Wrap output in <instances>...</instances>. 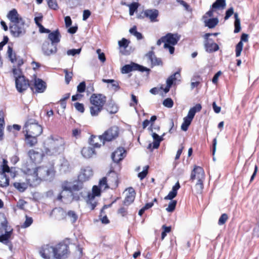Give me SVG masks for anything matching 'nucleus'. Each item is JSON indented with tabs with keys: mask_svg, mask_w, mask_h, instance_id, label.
I'll use <instances>...</instances> for the list:
<instances>
[{
	"mask_svg": "<svg viewBox=\"0 0 259 259\" xmlns=\"http://www.w3.org/2000/svg\"><path fill=\"white\" fill-rule=\"evenodd\" d=\"M55 170L52 164L43 165L32 170H27V180L32 187L38 185L41 180L51 181L55 175Z\"/></svg>",
	"mask_w": 259,
	"mask_h": 259,
	"instance_id": "nucleus-1",
	"label": "nucleus"
},
{
	"mask_svg": "<svg viewBox=\"0 0 259 259\" xmlns=\"http://www.w3.org/2000/svg\"><path fill=\"white\" fill-rule=\"evenodd\" d=\"M7 17L10 21L9 28L13 36L18 37L25 34L26 26L25 20L15 9L9 12Z\"/></svg>",
	"mask_w": 259,
	"mask_h": 259,
	"instance_id": "nucleus-2",
	"label": "nucleus"
},
{
	"mask_svg": "<svg viewBox=\"0 0 259 259\" xmlns=\"http://www.w3.org/2000/svg\"><path fill=\"white\" fill-rule=\"evenodd\" d=\"M45 152L47 155L56 156L64 150V142L62 138L57 136H50L47 141Z\"/></svg>",
	"mask_w": 259,
	"mask_h": 259,
	"instance_id": "nucleus-3",
	"label": "nucleus"
},
{
	"mask_svg": "<svg viewBox=\"0 0 259 259\" xmlns=\"http://www.w3.org/2000/svg\"><path fill=\"white\" fill-rule=\"evenodd\" d=\"M23 132L32 136H39L42 133V127L35 120H28L23 127Z\"/></svg>",
	"mask_w": 259,
	"mask_h": 259,
	"instance_id": "nucleus-4",
	"label": "nucleus"
},
{
	"mask_svg": "<svg viewBox=\"0 0 259 259\" xmlns=\"http://www.w3.org/2000/svg\"><path fill=\"white\" fill-rule=\"evenodd\" d=\"M165 43L164 44L165 49H168L170 54H172L175 51L173 46L176 45L180 39V36L178 34L168 33L163 36Z\"/></svg>",
	"mask_w": 259,
	"mask_h": 259,
	"instance_id": "nucleus-5",
	"label": "nucleus"
},
{
	"mask_svg": "<svg viewBox=\"0 0 259 259\" xmlns=\"http://www.w3.org/2000/svg\"><path fill=\"white\" fill-rule=\"evenodd\" d=\"M118 127L113 126L105 131L102 135H100V138L103 141V145H104L106 142H110L115 139L118 136Z\"/></svg>",
	"mask_w": 259,
	"mask_h": 259,
	"instance_id": "nucleus-6",
	"label": "nucleus"
},
{
	"mask_svg": "<svg viewBox=\"0 0 259 259\" xmlns=\"http://www.w3.org/2000/svg\"><path fill=\"white\" fill-rule=\"evenodd\" d=\"M54 247V259H64L66 258L68 254V246L64 243H60L56 245Z\"/></svg>",
	"mask_w": 259,
	"mask_h": 259,
	"instance_id": "nucleus-7",
	"label": "nucleus"
},
{
	"mask_svg": "<svg viewBox=\"0 0 259 259\" xmlns=\"http://www.w3.org/2000/svg\"><path fill=\"white\" fill-rule=\"evenodd\" d=\"M2 172L0 174V186L6 187L9 185V179L7 177L6 172H10V167L8 165V161L3 159V164L1 165Z\"/></svg>",
	"mask_w": 259,
	"mask_h": 259,
	"instance_id": "nucleus-8",
	"label": "nucleus"
},
{
	"mask_svg": "<svg viewBox=\"0 0 259 259\" xmlns=\"http://www.w3.org/2000/svg\"><path fill=\"white\" fill-rule=\"evenodd\" d=\"M212 35V34L207 33L204 35L205 39L204 41V48L206 51L208 53L215 52L219 49V46L216 43H214L212 39L209 38V37Z\"/></svg>",
	"mask_w": 259,
	"mask_h": 259,
	"instance_id": "nucleus-9",
	"label": "nucleus"
},
{
	"mask_svg": "<svg viewBox=\"0 0 259 259\" xmlns=\"http://www.w3.org/2000/svg\"><path fill=\"white\" fill-rule=\"evenodd\" d=\"M13 73L15 78L16 87L18 88L20 90H21L22 89L26 88L27 84L26 83H24L23 85L20 84L21 81H24V76L22 75L21 70L19 68H14L13 69Z\"/></svg>",
	"mask_w": 259,
	"mask_h": 259,
	"instance_id": "nucleus-10",
	"label": "nucleus"
},
{
	"mask_svg": "<svg viewBox=\"0 0 259 259\" xmlns=\"http://www.w3.org/2000/svg\"><path fill=\"white\" fill-rule=\"evenodd\" d=\"M181 80V74L180 71H177L171 75L166 80V87L163 89L164 92L167 93L169 92L170 88L172 84H176L177 82Z\"/></svg>",
	"mask_w": 259,
	"mask_h": 259,
	"instance_id": "nucleus-11",
	"label": "nucleus"
},
{
	"mask_svg": "<svg viewBox=\"0 0 259 259\" xmlns=\"http://www.w3.org/2000/svg\"><path fill=\"white\" fill-rule=\"evenodd\" d=\"M78 196H73V193L70 191H62L58 196V199L65 203H70L72 200H78Z\"/></svg>",
	"mask_w": 259,
	"mask_h": 259,
	"instance_id": "nucleus-12",
	"label": "nucleus"
},
{
	"mask_svg": "<svg viewBox=\"0 0 259 259\" xmlns=\"http://www.w3.org/2000/svg\"><path fill=\"white\" fill-rule=\"evenodd\" d=\"M42 51L43 54L46 56L55 54L57 51V46L46 41L42 45Z\"/></svg>",
	"mask_w": 259,
	"mask_h": 259,
	"instance_id": "nucleus-13",
	"label": "nucleus"
},
{
	"mask_svg": "<svg viewBox=\"0 0 259 259\" xmlns=\"http://www.w3.org/2000/svg\"><path fill=\"white\" fill-rule=\"evenodd\" d=\"M204 172L202 168L200 166H195L191 172L190 180L192 181L197 179L198 182L203 181L204 179Z\"/></svg>",
	"mask_w": 259,
	"mask_h": 259,
	"instance_id": "nucleus-14",
	"label": "nucleus"
},
{
	"mask_svg": "<svg viewBox=\"0 0 259 259\" xmlns=\"http://www.w3.org/2000/svg\"><path fill=\"white\" fill-rule=\"evenodd\" d=\"M125 150L123 147H118L112 154L111 158L115 163L121 161L126 156Z\"/></svg>",
	"mask_w": 259,
	"mask_h": 259,
	"instance_id": "nucleus-15",
	"label": "nucleus"
},
{
	"mask_svg": "<svg viewBox=\"0 0 259 259\" xmlns=\"http://www.w3.org/2000/svg\"><path fill=\"white\" fill-rule=\"evenodd\" d=\"M93 175V171L90 166H85L81 169L79 175H78L79 181L85 182Z\"/></svg>",
	"mask_w": 259,
	"mask_h": 259,
	"instance_id": "nucleus-16",
	"label": "nucleus"
},
{
	"mask_svg": "<svg viewBox=\"0 0 259 259\" xmlns=\"http://www.w3.org/2000/svg\"><path fill=\"white\" fill-rule=\"evenodd\" d=\"M90 101L92 105L103 108L106 102V98L101 94H93L90 98Z\"/></svg>",
	"mask_w": 259,
	"mask_h": 259,
	"instance_id": "nucleus-17",
	"label": "nucleus"
},
{
	"mask_svg": "<svg viewBox=\"0 0 259 259\" xmlns=\"http://www.w3.org/2000/svg\"><path fill=\"white\" fill-rule=\"evenodd\" d=\"M28 155L30 160L35 164L39 163L42 160L43 154L34 149H31L28 152Z\"/></svg>",
	"mask_w": 259,
	"mask_h": 259,
	"instance_id": "nucleus-18",
	"label": "nucleus"
},
{
	"mask_svg": "<svg viewBox=\"0 0 259 259\" xmlns=\"http://www.w3.org/2000/svg\"><path fill=\"white\" fill-rule=\"evenodd\" d=\"M125 191L126 195L123 201V204L125 206H128L134 201L136 193L132 187L128 188Z\"/></svg>",
	"mask_w": 259,
	"mask_h": 259,
	"instance_id": "nucleus-19",
	"label": "nucleus"
},
{
	"mask_svg": "<svg viewBox=\"0 0 259 259\" xmlns=\"http://www.w3.org/2000/svg\"><path fill=\"white\" fill-rule=\"evenodd\" d=\"M50 216L54 217L57 220H62L65 218L66 213L62 208H55L52 211Z\"/></svg>",
	"mask_w": 259,
	"mask_h": 259,
	"instance_id": "nucleus-20",
	"label": "nucleus"
},
{
	"mask_svg": "<svg viewBox=\"0 0 259 259\" xmlns=\"http://www.w3.org/2000/svg\"><path fill=\"white\" fill-rule=\"evenodd\" d=\"M106 177L109 188L114 189L117 187L118 178L116 173L114 172H111Z\"/></svg>",
	"mask_w": 259,
	"mask_h": 259,
	"instance_id": "nucleus-21",
	"label": "nucleus"
},
{
	"mask_svg": "<svg viewBox=\"0 0 259 259\" xmlns=\"http://www.w3.org/2000/svg\"><path fill=\"white\" fill-rule=\"evenodd\" d=\"M248 34L245 33L242 34L240 41L236 46L235 53L236 57L240 56L243 46V41L247 42L248 41Z\"/></svg>",
	"mask_w": 259,
	"mask_h": 259,
	"instance_id": "nucleus-22",
	"label": "nucleus"
},
{
	"mask_svg": "<svg viewBox=\"0 0 259 259\" xmlns=\"http://www.w3.org/2000/svg\"><path fill=\"white\" fill-rule=\"evenodd\" d=\"M26 182H16L14 183L13 186L20 192H23L28 188L29 185L32 186L31 183L27 180V176H26Z\"/></svg>",
	"mask_w": 259,
	"mask_h": 259,
	"instance_id": "nucleus-23",
	"label": "nucleus"
},
{
	"mask_svg": "<svg viewBox=\"0 0 259 259\" xmlns=\"http://www.w3.org/2000/svg\"><path fill=\"white\" fill-rule=\"evenodd\" d=\"M61 35L58 30L50 32L48 35V39L51 41V44L56 45L60 41Z\"/></svg>",
	"mask_w": 259,
	"mask_h": 259,
	"instance_id": "nucleus-24",
	"label": "nucleus"
},
{
	"mask_svg": "<svg viewBox=\"0 0 259 259\" xmlns=\"http://www.w3.org/2000/svg\"><path fill=\"white\" fill-rule=\"evenodd\" d=\"M159 14L158 11L156 9H148L144 11V15L149 18L151 21H157V17Z\"/></svg>",
	"mask_w": 259,
	"mask_h": 259,
	"instance_id": "nucleus-25",
	"label": "nucleus"
},
{
	"mask_svg": "<svg viewBox=\"0 0 259 259\" xmlns=\"http://www.w3.org/2000/svg\"><path fill=\"white\" fill-rule=\"evenodd\" d=\"M81 153L82 156L85 158H90L96 154L94 149L90 147H83Z\"/></svg>",
	"mask_w": 259,
	"mask_h": 259,
	"instance_id": "nucleus-26",
	"label": "nucleus"
},
{
	"mask_svg": "<svg viewBox=\"0 0 259 259\" xmlns=\"http://www.w3.org/2000/svg\"><path fill=\"white\" fill-rule=\"evenodd\" d=\"M201 109V106L199 104H196L195 106L191 108L188 113V115L185 118H187L188 119H189L190 120L192 121L193 119L195 113L197 112H199Z\"/></svg>",
	"mask_w": 259,
	"mask_h": 259,
	"instance_id": "nucleus-27",
	"label": "nucleus"
},
{
	"mask_svg": "<svg viewBox=\"0 0 259 259\" xmlns=\"http://www.w3.org/2000/svg\"><path fill=\"white\" fill-rule=\"evenodd\" d=\"M180 185L179 182L172 187V190L170 191L168 194L164 197L165 200H172L177 194V191L180 189Z\"/></svg>",
	"mask_w": 259,
	"mask_h": 259,
	"instance_id": "nucleus-28",
	"label": "nucleus"
},
{
	"mask_svg": "<svg viewBox=\"0 0 259 259\" xmlns=\"http://www.w3.org/2000/svg\"><path fill=\"white\" fill-rule=\"evenodd\" d=\"M146 57L150 61L152 65H160L162 64V62L159 58L155 57L152 51L148 52L146 54Z\"/></svg>",
	"mask_w": 259,
	"mask_h": 259,
	"instance_id": "nucleus-29",
	"label": "nucleus"
},
{
	"mask_svg": "<svg viewBox=\"0 0 259 259\" xmlns=\"http://www.w3.org/2000/svg\"><path fill=\"white\" fill-rule=\"evenodd\" d=\"M34 85L36 92L37 93H42L46 89V83L40 79H35Z\"/></svg>",
	"mask_w": 259,
	"mask_h": 259,
	"instance_id": "nucleus-30",
	"label": "nucleus"
},
{
	"mask_svg": "<svg viewBox=\"0 0 259 259\" xmlns=\"http://www.w3.org/2000/svg\"><path fill=\"white\" fill-rule=\"evenodd\" d=\"M25 137L26 143L30 147H33L37 144V136H33L31 135L25 133Z\"/></svg>",
	"mask_w": 259,
	"mask_h": 259,
	"instance_id": "nucleus-31",
	"label": "nucleus"
},
{
	"mask_svg": "<svg viewBox=\"0 0 259 259\" xmlns=\"http://www.w3.org/2000/svg\"><path fill=\"white\" fill-rule=\"evenodd\" d=\"M90 143L91 145L93 146L95 148H100L101 146V143L103 144V141L100 138V136H92L90 138Z\"/></svg>",
	"mask_w": 259,
	"mask_h": 259,
	"instance_id": "nucleus-32",
	"label": "nucleus"
},
{
	"mask_svg": "<svg viewBox=\"0 0 259 259\" xmlns=\"http://www.w3.org/2000/svg\"><path fill=\"white\" fill-rule=\"evenodd\" d=\"M152 138L154 140V142H153V149H157L159 147L160 142L162 140V138L159 136L155 133H152Z\"/></svg>",
	"mask_w": 259,
	"mask_h": 259,
	"instance_id": "nucleus-33",
	"label": "nucleus"
},
{
	"mask_svg": "<svg viewBox=\"0 0 259 259\" xmlns=\"http://www.w3.org/2000/svg\"><path fill=\"white\" fill-rule=\"evenodd\" d=\"M4 114L3 111H0V141L4 139Z\"/></svg>",
	"mask_w": 259,
	"mask_h": 259,
	"instance_id": "nucleus-34",
	"label": "nucleus"
},
{
	"mask_svg": "<svg viewBox=\"0 0 259 259\" xmlns=\"http://www.w3.org/2000/svg\"><path fill=\"white\" fill-rule=\"evenodd\" d=\"M205 25L209 28L214 27L219 23L218 18H211L208 20L205 19L204 21Z\"/></svg>",
	"mask_w": 259,
	"mask_h": 259,
	"instance_id": "nucleus-35",
	"label": "nucleus"
},
{
	"mask_svg": "<svg viewBox=\"0 0 259 259\" xmlns=\"http://www.w3.org/2000/svg\"><path fill=\"white\" fill-rule=\"evenodd\" d=\"M136 65V63H132L131 64L125 65L122 68L121 72L123 73H128L132 71L136 70V67H135Z\"/></svg>",
	"mask_w": 259,
	"mask_h": 259,
	"instance_id": "nucleus-36",
	"label": "nucleus"
},
{
	"mask_svg": "<svg viewBox=\"0 0 259 259\" xmlns=\"http://www.w3.org/2000/svg\"><path fill=\"white\" fill-rule=\"evenodd\" d=\"M83 187L82 183L81 181H75L72 182V186L70 191L72 193L73 191H78L81 190Z\"/></svg>",
	"mask_w": 259,
	"mask_h": 259,
	"instance_id": "nucleus-37",
	"label": "nucleus"
},
{
	"mask_svg": "<svg viewBox=\"0 0 259 259\" xmlns=\"http://www.w3.org/2000/svg\"><path fill=\"white\" fill-rule=\"evenodd\" d=\"M87 203L90 208L93 210L96 206L97 202L95 200V197L91 195H88Z\"/></svg>",
	"mask_w": 259,
	"mask_h": 259,
	"instance_id": "nucleus-38",
	"label": "nucleus"
},
{
	"mask_svg": "<svg viewBox=\"0 0 259 259\" xmlns=\"http://www.w3.org/2000/svg\"><path fill=\"white\" fill-rule=\"evenodd\" d=\"M123 5H125L129 7L130 9V15L133 16L134 12L137 10L139 7V4L138 3H133L131 4H126L125 3H122Z\"/></svg>",
	"mask_w": 259,
	"mask_h": 259,
	"instance_id": "nucleus-39",
	"label": "nucleus"
},
{
	"mask_svg": "<svg viewBox=\"0 0 259 259\" xmlns=\"http://www.w3.org/2000/svg\"><path fill=\"white\" fill-rule=\"evenodd\" d=\"M234 17L235 20L234 22L235 29L234 32V33H238L241 30L240 20L238 18V15L237 13L234 14Z\"/></svg>",
	"mask_w": 259,
	"mask_h": 259,
	"instance_id": "nucleus-40",
	"label": "nucleus"
},
{
	"mask_svg": "<svg viewBox=\"0 0 259 259\" xmlns=\"http://www.w3.org/2000/svg\"><path fill=\"white\" fill-rule=\"evenodd\" d=\"M66 216L69 219L70 221L72 223H74L76 222L78 219V215L75 213V211L73 210H69L66 213Z\"/></svg>",
	"mask_w": 259,
	"mask_h": 259,
	"instance_id": "nucleus-41",
	"label": "nucleus"
},
{
	"mask_svg": "<svg viewBox=\"0 0 259 259\" xmlns=\"http://www.w3.org/2000/svg\"><path fill=\"white\" fill-rule=\"evenodd\" d=\"M102 108H100L95 105H92L90 107L91 114L93 116H97L101 111Z\"/></svg>",
	"mask_w": 259,
	"mask_h": 259,
	"instance_id": "nucleus-42",
	"label": "nucleus"
},
{
	"mask_svg": "<svg viewBox=\"0 0 259 259\" xmlns=\"http://www.w3.org/2000/svg\"><path fill=\"white\" fill-rule=\"evenodd\" d=\"M225 6V0H217L212 5V7L213 9L224 8Z\"/></svg>",
	"mask_w": 259,
	"mask_h": 259,
	"instance_id": "nucleus-43",
	"label": "nucleus"
},
{
	"mask_svg": "<svg viewBox=\"0 0 259 259\" xmlns=\"http://www.w3.org/2000/svg\"><path fill=\"white\" fill-rule=\"evenodd\" d=\"M69 162L67 160L63 159L60 165V170L65 172L69 170Z\"/></svg>",
	"mask_w": 259,
	"mask_h": 259,
	"instance_id": "nucleus-44",
	"label": "nucleus"
},
{
	"mask_svg": "<svg viewBox=\"0 0 259 259\" xmlns=\"http://www.w3.org/2000/svg\"><path fill=\"white\" fill-rule=\"evenodd\" d=\"M7 54L11 62L14 63L16 61V55L15 53H13V49L10 46H8Z\"/></svg>",
	"mask_w": 259,
	"mask_h": 259,
	"instance_id": "nucleus-45",
	"label": "nucleus"
},
{
	"mask_svg": "<svg viewBox=\"0 0 259 259\" xmlns=\"http://www.w3.org/2000/svg\"><path fill=\"white\" fill-rule=\"evenodd\" d=\"M130 41L125 38H122L121 40L118 41V44L120 48L125 49L128 46Z\"/></svg>",
	"mask_w": 259,
	"mask_h": 259,
	"instance_id": "nucleus-46",
	"label": "nucleus"
},
{
	"mask_svg": "<svg viewBox=\"0 0 259 259\" xmlns=\"http://www.w3.org/2000/svg\"><path fill=\"white\" fill-rule=\"evenodd\" d=\"M107 110L110 114H114L118 111V107L116 105L110 103L107 106Z\"/></svg>",
	"mask_w": 259,
	"mask_h": 259,
	"instance_id": "nucleus-47",
	"label": "nucleus"
},
{
	"mask_svg": "<svg viewBox=\"0 0 259 259\" xmlns=\"http://www.w3.org/2000/svg\"><path fill=\"white\" fill-rule=\"evenodd\" d=\"M203 181L197 182L196 184L194 187V190L196 193L201 194L202 193L203 189Z\"/></svg>",
	"mask_w": 259,
	"mask_h": 259,
	"instance_id": "nucleus-48",
	"label": "nucleus"
},
{
	"mask_svg": "<svg viewBox=\"0 0 259 259\" xmlns=\"http://www.w3.org/2000/svg\"><path fill=\"white\" fill-rule=\"evenodd\" d=\"M191 120L188 119L187 118L184 117L183 119V122L181 125V129L183 131H186L188 130L189 126L190 125L191 123Z\"/></svg>",
	"mask_w": 259,
	"mask_h": 259,
	"instance_id": "nucleus-49",
	"label": "nucleus"
},
{
	"mask_svg": "<svg viewBox=\"0 0 259 259\" xmlns=\"http://www.w3.org/2000/svg\"><path fill=\"white\" fill-rule=\"evenodd\" d=\"M64 72L65 74V79L66 84H69L73 76V73L69 72L67 69H64Z\"/></svg>",
	"mask_w": 259,
	"mask_h": 259,
	"instance_id": "nucleus-50",
	"label": "nucleus"
},
{
	"mask_svg": "<svg viewBox=\"0 0 259 259\" xmlns=\"http://www.w3.org/2000/svg\"><path fill=\"white\" fill-rule=\"evenodd\" d=\"M11 235V232L6 231L5 234L0 236V242L7 243Z\"/></svg>",
	"mask_w": 259,
	"mask_h": 259,
	"instance_id": "nucleus-51",
	"label": "nucleus"
},
{
	"mask_svg": "<svg viewBox=\"0 0 259 259\" xmlns=\"http://www.w3.org/2000/svg\"><path fill=\"white\" fill-rule=\"evenodd\" d=\"M72 182L65 181L62 184V191H70L71 189Z\"/></svg>",
	"mask_w": 259,
	"mask_h": 259,
	"instance_id": "nucleus-52",
	"label": "nucleus"
},
{
	"mask_svg": "<svg viewBox=\"0 0 259 259\" xmlns=\"http://www.w3.org/2000/svg\"><path fill=\"white\" fill-rule=\"evenodd\" d=\"M177 204L176 200H171L168 204V207L166 208V211L168 212H172L176 207Z\"/></svg>",
	"mask_w": 259,
	"mask_h": 259,
	"instance_id": "nucleus-53",
	"label": "nucleus"
},
{
	"mask_svg": "<svg viewBox=\"0 0 259 259\" xmlns=\"http://www.w3.org/2000/svg\"><path fill=\"white\" fill-rule=\"evenodd\" d=\"M99 186L101 188H103L104 189H106L107 188H109L108 183L107 180V177L103 178L99 182Z\"/></svg>",
	"mask_w": 259,
	"mask_h": 259,
	"instance_id": "nucleus-54",
	"label": "nucleus"
},
{
	"mask_svg": "<svg viewBox=\"0 0 259 259\" xmlns=\"http://www.w3.org/2000/svg\"><path fill=\"white\" fill-rule=\"evenodd\" d=\"M149 168V166L146 165L144 167V169L142 171L138 174V177L141 179L143 180L144 178L146 177L148 174V169Z\"/></svg>",
	"mask_w": 259,
	"mask_h": 259,
	"instance_id": "nucleus-55",
	"label": "nucleus"
},
{
	"mask_svg": "<svg viewBox=\"0 0 259 259\" xmlns=\"http://www.w3.org/2000/svg\"><path fill=\"white\" fill-rule=\"evenodd\" d=\"M88 195H91L95 196H98L100 195V189L97 186H94L92 188V193H89Z\"/></svg>",
	"mask_w": 259,
	"mask_h": 259,
	"instance_id": "nucleus-56",
	"label": "nucleus"
},
{
	"mask_svg": "<svg viewBox=\"0 0 259 259\" xmlns=\"http://www.w3.org/2000/svg\"><path fill=\"white\" fill-rule=\"evenodd\" d=\"M163 105L167 108H171L173 106L174 102L171 98H167L163 101Z\"/></svg>",
	"mask_w": 259,
	"mask_h": 259,
	"instance_id": "nucleus-57",
	"label": "nucleus"
},
{
	"mask_svg": "<svg viewBox=\"0 0 259 259\" xmlns=\"http://www.w3.org/2000/svg\"><path fill=\"white\" fill-rule=\"evenodd\" d=\"M228 219V215L226 213H223L219 218L218 224L220 225L224 224Z\"/></svg>",
	"mask_w": 259,
	"mask_h": 259,
	"instance_id": "nucleus-58",
	"label": "nucleus"
},
{
	"mask_svg": "<svg viewBox=\"0 0 259 259\" xmlns=\"http://www.w3.org/2000/svg\"><path fill=\"white\" fill-rule=\"evenodd\" d=\"M49 7L54 10L58 8V5L56 0H47Z\"/></svg>",
	"mask_w": 259,
	"mask_h": 259,
	"instance_id": "nucleus-59",
	"label": "nucleus"
},
{
	"mask_svg": "<svg viewBox=\"0 0 259 259\" xmlns=\"http://www.w3.org/2000/svg\"><path fill=\"white\" fill-rule=\"evenodd\" d=\"M33 222V219L32 218L28 217L26 216V220L22 225V227L23 228H27L30 226Z\"/></svg>",
	"mask_w": 259,
	"mask_h": 259,
	"instance_id": "nucleus-60",
	"label": "nucleus"
},
{
	"mask_svg": "<svg viewBox=\"0 0 259 259\" xmlns=\"http://www.w3.org/2000/svg\"><path fill=\"white\" fill-rule=\"evenodd\" d=\"M81 49L79 48L78 49H71L69 50L67 52V54L69 56H75L76 54H79L81 52Z\"/></svg>",
	"mask_w": 259,
	"mask_h": 259,
	"instance_id": "nucleus-61",
	"label": "nucleus"
},
{
	"mask_svg": "<svg viewBox=\"0 0 259 259\" xmlns=\"http://www.w3.org/2000/svg\"><path fill=\"white\" fill-rule=\"evenodd\" d=\"M74 107L75 109L81 113H83L84 112V106L83 104L77 102L74 104Z\"/></svg>",
	"mask_w": 259,
	"mask_h": 259,
	"instance_id": "nucleus-62",
	"label": "nucleus"
},
{
	"mask_svg": "<svg viewBox=\"0 0 259 259\" xmlns=\"http://www.w3.org/2000/svg\"><path fill=\"white\" fill-rule=\"evenodd\" d=\"M85 89V83L84 81L80 82L77 87V92L79 93H83Z\"/></svg>",
	"mask_w": 259,
	"mask_h": 259,
	"instance_id": "nucleus-63",
	"label": "nucleus"
},
{
	"mask_svg": "<svg viewBox=\"0 0 259 259\" xmlns=\"http://www.w3.org/2000/svg\"><path fill=\"white\" fill-rule=\"evenodd\" d=\"M97 53L98 54V58L102 62H104L106 61L105 56L104 53L101 52L100 49L97 50Z\"/></svg>",
	"mask_w": 259,
	"mask_h": 259,
	"instance_id": "nucleus-64",
	"label": "nucleus"
}]
</instances>
